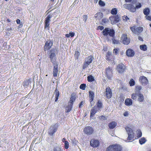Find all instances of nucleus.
<instances>
[{
    "mask_svg": "<svg viewBox=\"0 0 151 151\" xmlns=\"http://www.w3.org/2000/svg\"><path fill=\"white\" fill-rule=\"evenodd\" d=\"M16 22L18 24H19L20 23V20L19 19H17L16 20Z\"/></svg>",
    "mask_w": 151,
    "mask_h": 151,
    "instance_id": "338daca9",
    "label": "nucleus"
},
{
    "mask_svg": "<svg viewBox=\"0 0 151 151\" xmlns=\"http://www.w3.org/2000/svg\"><path fill=\"white\" fill-rule=\"evenodd\" d=\"M128 115V113L127 111H125L123 115L125 116H127Z\"/></svg>",
    "mask_w": 151,
    "mask_h": 151,
    "instance_id": "680f3d73",
    "label": "nucleus"
},
{
    "mask_svg": "<svg viewBox=\"0 0 151 151\" xmlns=\"http://www.w3.org/2000/svg\"><path fill=\"white\" fill-rule=\"evenodd\" d=\"M106 92L107 98L109 99H110L112 96V93L111 89L109 88H107L106 89Z\"/></svg>",
    "mask_w": 151,
    "mask_h": 151,
    "instance_id": "a211bd4d",
    "label": "nucleus"
},
{
    "mask_svg": "<svg viewBox=\"0 0 151 151\" xmlns=\"http://www.w3.org/2000/svg\"><path fill=\"white\" fill-rule=\"evenodd\" d=\"M89 98L90 99V102H92L94 99V92L92 91H89Z\"/></svg>",
    "mask_w": 151,
    "mask_h": 151,
    "instance_id": "aec40b11",
    "label": "nucleus"
},
{
    "mask_svg": "<svg viewBox=\"0 0 151 151\" xmlns=\"http://www.w3.org/2000/svg\"><path fill=\"white\" fill-rule=\"evenodd\" d=\"M142 89V87L140 86H136L135 92L137 93H141L140 90Z\"/></svg>",
    "mask_w": 151,
    "mask_h": 151,
    "instance_id": "473e14b6",
    "label": "nucleus"
},
{
    "mask_svg": "<svg viewBox=\"0 0 151 151\" xmlns=\"http://www.w3.org/2000/svg\"><path fill=\"white\" fill-rule=\"evenodd\" d=\"M117 13V10L116 8L112 9L111 11V13L113 15H116Z\"/></svg>",
    "mask_w": 151,
    "mask_h": 151,
    "instance_id": "e433bc0d",
    "label": "nucleus"
},
{
    "mask_svg": "<svg viewBox=\"0 0 151 151\" xmlns=\"http://www.w3.org/2000/svg\"><path fill=\"white\" fill-rule=\"evenodd\" d=\"M140 82L143 86H145L148 83V81L147 78L145 76H141L139 78Z\"/></svg>",
    "mask_w": 151,
    "mask_h": 151,
    "instance_id": "f8f14e48",
    "label": "nucleus"
},
{
    "mask_svg": "<svg viewBox=\"0 0 151 151\" xmlns=\"http://www.w3.org/2000/svg\"><path fill=\"white\" fill-rule=\"evenodd\" d=\"M111 24H113L119 22L120 20V16L117 14L115 16H112L109 17Z\"/></svg>",
    "mask_w": 151,
    "mask_h": 151,
    "instance_id": "39448f33",
    "label": "nucleus"
},
{
    "mask_svg": "<svg viewBox=\"0 0 151 151\" xmlns=\"http://www.w3.org/2000/svg\"><path fill=\"white\" fill-rule=\"evenodd\" d=\"M65 144V146H64V147L65 149H68L69 147V143L68 142V141H65V142H64Z\"/></svg>",
    "mask_w": 151,
    "mask_h": 151,
    "instance_id": "09e8293b",
    "label": "nucleus"
},
{
    "mask_svg": "<svg viewBox=\"0 0 151 151\" xmlns=\"http://www.w3.org/2000/svg\"><path fill=\"white\" fill-rule=\"evenodd\" d=\"M106 59L108 60H111L110 57H106Z\"/></svg>",
    "mask_w": 151,
    "mask_h": 151,
    "instance_id": "774afa93",
    "label": "nucleus"
},
{
    "mask_svg": "<svg viewBox=\"0 0 151 151\" xmlns=\"http://www.w3.org/2000/svg\"><path fill=\"white\" fill-rule=\"evenodd\" d=\"M119 48H115L113 50V52L115 55H118L119 54Z\"/></svg>",
    "mask_w": 151,
    "mask_h": 151,
    "instance_id": "37998d69",
    "label": "nucleus"
},
{
    "mask_svg": "<svg viewBox=\"0 0 151 151\" xmlns=\"http://www.w3.org/2000/svg\"><path fill=\"white\" fill-rule=\"evenodd\" d=\"M124 103L127 106H130L132 104V101L130 99H127L125 100Z\"/></svg>",
    "mask_w": 151,
    "mask_h": 151,
    "instance_id": "393cba45",
    "label": "nucleus"
},
{
    "mask_svg": "<svg viewBox=\"0 0 151 151\" xmlns=\"http://www.w3.org/2000/svg\"><path fill=\"white\" fill-rule=\"evenodd\" d=\"M125 129L128 134V137L127 138V140H134L133 139L134 137L133 131L132 129L128 127H126Z\"/></svg>",
    "mask_w": 151,
    "mask_h": 151,
    "instance_id": "20e7f679",
    "label": "nucleus"
},
{
    "mask_svg": "<svg viewBox=\"0 0 151 151\" xmlns=\"http://www.w3.org/2000/svg\"><path fill=\"white\" fill-rule=\"evenodd\" d=\"M53 151H63L62 148L59 147H54L53 149Z\"/></svg>",
    "mask_w": 151,
    "mask_h": 151,
    "instance_id": "ea45409f",
    "label": "nucleus"
},
{
    "mask_svg": "<svg viewBox=\"0 0 151 151\" xmlns=\"http://www.w3.org/2000/svg\"><path fill=\"white\" fill-rule=\"evenodd\" d=\"M130 29L133 32L135 33V32H136V29H135L134 27H131L130 28Z\"/></svg>",
    "mask_w": 151,
    "mask_h": 151,
    "instance_id": "13d9d810",
    "label": "nucleus"
},
{
    "mask_svg": "<svg viewBox=\"0 0 151 151\" xmlns=\"http://www.w3.org/2000/svg\"><path fill=\"white\" fill-rule=\"evenodd\" d=\"M53 65V75L54 77H56L58 72V62L52 63Z\"/></svg>",
    "mask_w": 151,
    "mask_h": 151,
    "instance_id": "6e6552de",
    "label": "nucleus"
},
{
    "mask_svg": "<svg viewBox=\"0 0 151 151\" xmlns=\"http://www.w3.org/2000/svg\"><path fill=\"white\" fill-rule=\"evenodd\" d=\"M97 107V109L98 110H99V109L102 108H103V104L101 101L100 100H98L97 103V106H96Z\"/></svg>",
    "mask_w": 151,
    "mask_h": 151,
    "instance_id": "c85d7f7f",
    "label": "nucleus"
},
{
    "mask_svg": "<svg viewBox=\"0 0 151 151\" xmlns=\"http://www.w3.org/2000/svg\"><path fill=\"white\" fill-rule=\"evenodd\" d=\"M58 127V125L56 124L51 126L48 132L50 136L53 135L57 130Z\"/></svg>",
    "mask_w": 151,
    "mask_h": 151,
    "instance_id": "0eeeda50",
    "label": "nucleus"
},
{
    "mask_svg": "<svg viewBox=\"0 0 151 151\" xmlns=\"http://www.w3.org/2000/svg\"><path fill=\"white\" fill-rule=\"evenodd\" d=\"M143 28L141 27H139L136 28V32H135V34L139 35L142 31Z\"/></svg>",
    "mask_w": 151,
    "mask_h": 151,
    "instance_id": "bb28decb",
    "label": "nucleus"
},
{
    "mask_svg": "<svg viewBox=\"0 0 151 151\" xmlns=\"http://www.w3.org/2000/svg\"><path fill=\"white\" fill-rule=\"evenodd\" d=\"M123 6L124 8L129 10L130 9V6H132V4H124L123 5Z\"/></svg>",
    "mask_w": 151,
    "mask_h": 151,
    "instance_id": "58836bf2",
    "label": "nucleus"
},
{
    "mask_svg": "<svg viewBox=\"0 0 151 151\" xmlns=\"http://www.w3.org/2000/svg\"><path fill=\"white\" fill-rule=\"evenodd\" d=\"M80 55V53L78 51H76L75 52L74 56L76 59H78V57Z\"/></svg>",
    "mask_w": 151,
    "mask_h": 151,
    "instance_id": "a19ab883",
    "label": "nucleus"
},
{
    "mask_svg": "<svg viewBox=\"0 0 151 151\" xmlns=\"http://www.w3.org/2000/svg\"><path fill=\"white\" fill-rule=\"evenodd\" d=\"M83 131L85 133L88 135L91 134L93 131V128L90 127H86L83 129Z\"/></svg>",
    "mask_w": 151,
    "mask_h": 151,
    "instance_id": "9b49d317",
    "label": "nucleus"
},
{
    "mask_svg": "<svg viewBox=\"0 0 151 151\" xmlns=\"http://www.w3.org/2000/svg\"><path fill=\"white\" fill-rule=\"evenodd\" d=\"M122 19L123 20L125 21H127L129 19V18H128L127 16H124L122 17Z\"/></svg>",
    "mask_w": 151,
    "mask_h": 151,
    "instance_id": "864d4df0",
    "label": "nucleus"
},
{
    "mask_svg": "<svg viewBox=\"0 0 151 151\" xmlns=\"http://www.w3.org/2000/svg\"><path fill=\"white\" fill-rule=\"evenodd\" d=\"M112 70L111 68L108 67L105 70V76L109 80H111L113 77Z\"/></svg>",
    "mask_w": 151,
    "mask_h": 151,
    "instance_id": "423d86ee",
    "label": "nucleus"
},
{
    "mask_svg": "<svg viewBox=\"0 0 151 151\" xmlns=\"http://www.w3.org/2000/svg\"><path fill=\"white\" fill-rule=\"evenodd\" d=\"M134 52L131 49H129L126 51V54L127 56L129 57H133L134 55Z\"/></svg>",
    "mask_w": 151,
    "mask_h": 151,
    "instance_id": "dca6fc26",
    "label": "nucleus"
},
{
    "mask_svg": "<svg viewBox=\"0 0 151 151\" xmlns=\"http://www.w3.org/2000/svg\"><path fill=\"white\" fill-rule=\"evenodd\" d=\"M68 105L65 107V112L68 113L72 110L73 104L68 103Z\"/></svg>",
    "mask_w": 151,
    "mask_h": 151,
    "instance_id": "a878e982",
    "label": "nucleus"
},
{
    "mask_svg": "<svg viewBox=\"0 0 151 151\" xmlns=\"http://www.w3.org/2000/svg\"><path fill=\"white\" fill-rule=\"evenodd\" d=\"M140 49L143 51H145L147 50V45L145 44L141 45L139 46Z\"/></svg>",
    "mask_w": 151,
    "mask_h": 151,
    "instance_id": "2f4dec72",
    "label": "nucleus"
},
{
    "mask_svg": "<svg viewBox=\"0 0 151 151\" xmlns=\"http://www.w3.org/2000/svg\"><path fill=\"white\" fill-rule=\"evenodd\" d=\"M99 4L101 6H104L105 5V3L101 0H99Z\"/></svg>",
    "mask_w": 151,
    "mask_h": 151,
    "instance_id": "8fccbe9b",
    "label": "nucleus"
},
{
    "mask_svg": "<svg viewBox=\"0 0 151 151\" xmlns=\"http://www.w3.org/2000/svg\"><path fill=\"white\" fill-rule=\"evenodd\" d=\"M145 17L147 19L151 21V16L147 15L145 16Z\"/></svg>",
    "mask_w": 151,
    "mask_h": 151,
    "instance_id": "4d7b16f0",
    "label": "nucleus"
},
{
    "mask_svg": "<svg viewBox=\"0 0 151 151\" xmlns=\"http://www.w3.org/2000/svg\"><path fill=\"white\" fill-rule=\"evenodd\" d=\"M31 81L30 79L26 80L24 81V85L25 86H27L29 85V84H30Z\"/></svg>",
    "mask_w": 151,
    "mask_h": 151,
    "instance_id": "4c0bfd02",
    "label": "nucleus"
},
{
    "mask_svg": "<svg viewBox=\"0 0 151 151\" xmlns=\"http://www.w3.org/2000/svg\"><path fill=\"white\" fill-rule=\"evenodd\" d=\"M99 144V142L97 139H92L90 142V145L93 147H98Z\"/></svg>",
    "mask_w": 151,
    "mask_h": 151,
    "instance_id": "4468645a",
    "label": "nucleus"
},
{
    "mask_svg": "<svg viewBox=\"0 0 151 151\" xmlns=\"http://www.w3.org/2000/svg\"><path fill=\"white\" fill-rule=\"evenodd\" d=\"M137 137L138 138L141 137L142 136V133L140 130L139 129L137 131Z\"/></svg>",
    "mask_w": 151,
    "mask_h": 151,
    "instance_id": "79ce46f5",
    "label": "nucleus"
},
{
    "mask_svg": "<svg viewBox=\"0 0 151 151\" xmlns=\"http://www.w3.org/2000/svg\"><path fill=\"white\" fill-rule=\"evenodd\" d=\"M76 98V96L75 95L72 94L71 95V96L69 102H68L69 104H73V102L75 101Z\"/></svg>",
    "mask_w": 151,
    "mask_h": 151,
    "instance_id": "4be33fe9",
    "label": "nucleus"
},
{
    "mask_svg": "<svg viewBox=\"0 0 151 151\" xmlns=\"http://www.w3.org/2000/svg\"><path fill=\"white\" fill-rule=\"evenodd\" d=\"M125 66L122 63L119 64L117 67L116 69L120 73H122L125 70Z\"/></svg>",
    "mask_w": 151,
    "mask_h": 151,
    "instance_id": "ddd939ff",
    "label": "nucleus"
},
{
    "mask_svg": "<svg viewBox=\"0 0 151 151\" xmlns=\"http://www.w3.org/2000/svg\"><path fill=\"white\" fill-rule=\"evenodd\" d=\"M109 22V19L107 18L103 19L102 20L101 24L104 25L107 24Z\"/></svg>",
    "mask_w": 151,
    "mask_h": 151,
    "instance_id": "7c9ffc66",
    "label": "nucleus"
},
{
    "mask_svg": "<svg viewBox=\"0 0 151 151\" xmlns=\"http://www.w3.org/2000/svg\"><path fill=\"white\" fill-rule=\"evenodd\" d=\"M121 146L118 145H110L106 149V151H121Z\"/></svg>",
    "mask_w": 151,
    "mask_h": 151,
    "instance_id": "7ed1b4c3",
    "label": "nucleus"
},
{
    "mask_svg": "<svg viewBox=\"0 0 151 151\" xmlns=\"http://www.w3.org/2000/svg\"><path fill=\"white\" fill-rule=\"evenodd\" d=\"M137 97V94L135 93H133L132 95V98L133 100L135 99Z\"/></svg>",
    "mask_w": 151,
    "mask_h": 151,
    "instance_id": "3c124183",
    "label": "nucleus"
},
{
    "mask_svg": "<svg viewBox=\"0 0 151 151\" xmlns=\"http://www.w3.org/2000/svg\"><path fill=\"white\" fill-rule=\"evenodd\" d=\"M94 58L92 56H89L86 58L85 61L89 64H90Z\"/></svg>",
    "mask_w": 151,
    "mask_h": 151,
    "instance_id": "412c9836",
    "label": "nucleus"
},
{
    "mask_svg": "<svg viewBox=\"0 0 151 151\" xmlns=\"http://www.w3.org/2000/svg\"><path fill=\"white\" fill-rule=\"evenodd\" d=\"M52 17V15L50 14L48 15L46 18L45 19V29L47 27L49 28H49V22L50 21V19Z\"/></svg>",
    "mask_w": 151,
    "mask_h": 151,
    "instance_id": "9d476101",
    "label": "nucleus"
},
{
    "mask_svg": "<svg viewBox=\"0 0 151 151\" xmlns=\"http://www.w3.org/2000/svg\"><path fill=\"white\" fill-rule=\"evenodd\" d=\"M129 83L130 86H134L135 85V81L133 79H131L129 81Z\"/></svg>",
    "mask_w": 151,
    "mask_h": 151,
    "instance_id": "49530a36",
    "label": "nucleus"
},
{
    "mask_svg": "<svg viewBox=\"0 0 151 151\" xmlns=\"http://www.w3.org/2000/svg\"><path fill=\"white\" fill-rule=\"evenodd\" d=\"M103 13L101 12H99L97 13L95 15V17L96 19L100 20L103 17Z\"/></svg>",
    "mask_w": 151,
    "mask_h": 151,
    "instance_id": "b1692460",
    "label": "nucleus"
},
{
    "mask_svg": "<svg viewBox=\"0 0 151 151\" xmlns=\"http://www.w3.org/2000/svg\"><path fill=\"white\" fill-rule=\"evenodd\" d=\"M137 101L140 102H142L145 101L144 96L141 93H137Z\"/></svg>",
    "mask_w": 151,
    "mask_h": 151,
    "instance_id": "6ab92c4d",
    "label": "nucleus"
},
{
    "mask_svg": "<svg viewBox=\"0 0 151 151\" xmlns=\"http://www.w3.org/2000/svg\"><path fill=\"white\" fill-rule=\"evenodd\" d=\"M53 44V40H49L45 42L44 46L45 50H49L52 47Z\"/></svg>",
    "mask_w": 151,
    "mask_h": 151,
    "instance_id": "1a4fd4ad",
    "label": "nucleus"
},
{
    "mask_svg": "<svg viewBox=\"0 0 151 151\" xmlns=\"http://www.w3.org/2000/svg\"><path fill=\"white\" fill-rule=\"evenodd\" d=\"M86 84L84 83L81 84L80 86V89H81L83 90H84L86 87Z\"/></svg>",
    "mask_w": 151,
    "mask_h": 151,
    "instance_id": "de8ad7c7",
    "label": "nucleus"
},
{
    "mask_svg": "<svg viewBox=\"0 0 151 151\" xmlns=\"http://www.w3.org/2000/svg\"><path fill=\"white\" fill-rule=\"evenodd\" d=\"M102 33L106 37L109 35L111 37H113L115 35L114 30L113 29H110L109 28H106L104 29Z\"/></svg>",
    "mask_w": 151,
    "mask_h": 151,
    "instance_id": "f03ea898",
    "label": "nucleus"
},
{
    "mask_svg": "<svg viewBox=\"0 0 151 151\" xmlns=\"http://www.w3.org/2000/svg\"><path fill=\"white\" fill-rule=\"evenodd\" d=\"M111 55V53L110 52L108 51L106 55V57H110Z\"/></svg>",
    "mask_w": 151,
    "mask_h": 151,
    "instance_id": "052dcab7",
    "label": "nucleus"
},
{
    "mask_svg": "<svg viewBox=\"0 0 151 151\" xmlns=\"http://www.w3.org/2000/svg\"><path fill=\"white\" fill-rule=\"evenodd\" d=\"M84 20L85 22L86 21L87 19V16L86 15H83Z\"/></svg>",
    "mask_w": 151,
    "mask_h": 151,
    "instance_id": "e2e57ef3",
    "label": "nucleus"
},
{
    "mask_svg": "<svg viewBox=\"0 0 151 151\" xmlns=\"http://www.w3.org/2000/svg\"><path fill=\"white\" fill-rule=\"evenodd\" d=\"M99 119H100L103 120H105L107 119L106 117L103 115H102L99 117Z\"/></svg>",
    "mask_w": 151,
    "mask_h": 151,
    "instance_id": "5fc2aeb1",
    "label": "nucleus"
},
{
    "mask_svg": "<svg viewBox=\"0 0 151 151\" xmlns=\"http://www.w3.org/2000/svg\"><path fill=\"white\" fill-rule=\"evenodd\" d=\"M104 29V27L103 26H98V29H99L101 30H102L103 29Z\"/></svg>",
    "mask_w": 151,
    "mask_h": 151,
    "instance_id": "bf43d9fd",
    "label": "nucleus"
},
{
    "mask_svg": "<svg viewBox=\"0 0 151 151\" xmlns=\"http://www.w3.org/2000/svg\"><path fill=\"white\" fill-rule=\"evenodd\" d=\"M54 93L55 94V101L56 102L58 99V97L60 95L59 92L58 90L57 87Z\"/></svg>",
    "mask_w": 151,
    "mask_h": 151,
    "instance_id": "5701e85b",
    "label": "nucleus"
},
{
    "mask_svg": "<svg viewBox=\"0 0 151 151\" xmlns=\"http://www.w3.org/2000/svg\"><path fill=\"white\" fill-rule=\"evenodd\" d=\"M121 40H122V43L124 45H128L130 42L129 40L127 38L126 35H123L121 38Z\"/></svg>",
    "mask_w": 151,
    "mask_h": 151,
    "instance_id": "2eb2a0df",
    "label": "nucleus"
},
{
    "mask_svg": "<svg viewBox=\"0 0 151 151\" xmlns=\"http://www.w3.org/2000/svg\"><path fill=\"white\" fill-rule=\"evenodd\" d=\"M116 124L115 122H112L110 123L109 124V127L110 129H113L116 126Z\"/></svg>",
    "mask_w": 151,
    "mask_h": 151,
    "instance_id": "cd10ccee",
    "label": "nucleus"
},
{
    "mask_svg": "<svg viewBox=\"0 0 151 151\" xmlns=\"http://www.w3.org/2000/svg\"><path fill=\"white\" fill-rule=\"evenodd\" d=\"M146 140L145 139V138L144 137H143L141 138L139 140V143L141 145H142L144 144L146 142Z\"/></svg>",
    "mask_w": 151,
    "mask_h": 151,
    "instance_id": "72a5a7b5",
    "label": "nucleus"
},
{
    "mask_svg": "<svg viewBox=\"0 0 151 151\" xmlns=\"http://www.w3.org/2000/svg\"><path fill=\"white\" fill-rule=\"evenodd\" d=\"M150 12V9L148 8H146L143 10V13L146 16L148 15L149 14Z\"/></svg>",
    "mask_w": 151,
    "mask_h": 151,
    "instance_id": "c756f323",
    "label": "nucleus"
},
{
    "mask_svg": "<svg viewBox=\"0 0 151 151\" xmlns=\"http://www.w3.org/2000/svg\"><path fill=\"white\" fill-rule=\"evenodd\" d=\"M87 80L88 82H92L94 81V79L93 77L91 75L88 76Z\"/></svg>",
    "mask_w": 151,
    "mask_h": 151,
    "instance_id": "c9c22d12",
    "label": "nucleus"
},
{
    "mask_svg": "<svg viewBox=\"0 0 151 151\" xmlns=\"http://www.w3.org/2000/svg\"><path fill=\"white\" fill-rule=\"evenodd\" d=\"M142 6V5L140 3H138V4H136V7L135 8H136V9H138L140 8Z\"/></svg>",
    "mask_w": 151,
    "mask_h": 151,
    "instance_id": "6e6d98bb",
    "label": "nucleus"
},
{
    "mask_svg": "<svg viewBox=\"0 0 151 151\" xmlns=\"http://www.w3.org/2000/svg\"><path fill=\"white\" fill-rule=\"evenodd\" d=\"M98 110H99L97 109V107H96V106H94L91 110L90 117L92 118L93 116L94 115Z\"/></svg>",
    "mask_w": 151,
    "mask_h": 151,
    "instance_id": "f3484780",
    "label": "nucleus"
},
{
    "mask_svg": "<svg viewBox=\"0 0 151 151\" xmlns=\"http://www.w3.org/2000/svg\"><path fill=\"white\" fill-rule=\"evenodd\" d=\"M130 9H129V10L132 12H134L136 11V8L132 4V6H130Z\"/></svg>",
    "mask_w": 151,
    "mask_h": 151,
    "instance_id": "a18cd8bd",
    "label": "nucleus"
},
{
    "mask_svg": "<svg viewBox=\"0 0 151 151\" xmlns=\"http://www.w3.org/2000/svg\"><path fill=\"white\" fill-rule=\"evenodd\" d=\"M75 33L74 32H70L69 33V34H67L65 35V37L68 38L70 37H73L75 36Z\"/></svg>",
    "mask_w": 151,
    "mask_h": 151,
    "instance_id": "f704fd0d",
    "label": "nucleus"
},
{
    "mask_svg": "<svg viewBox=\"0 0 151 151\" xmlns=\"http://www.w3.org/2000/svg\"><path fill=\"white\" fill-rule=\"evenodd\" d=\"M138 39L139 40L141 41H143V40L142 38L141 37H140V36H138Z\"/></svg>",
    "mask_w": 151,
    "mask_h": 151,
    "instance_id": "69168bd1",
    "label": "nucleus"
},
{
    "mask_svg": "<svg viewBox=\"0 0 151 151\" xmlns=\"http://www.w3.org/2000/svg\"><path fill=\"white\" fill-rule=\"evenodd\" d=\"M114 37H112L113 38L112 39V43L113 44H118L119 43V41L118 40H116Z\"/></svg>",
    "mask_w": 151,
    "mask_h": 151,
    "instance_id": "c03bdc74",
    "label": "nucleus"
},
{
    "mask_svg": "<svg viewBox=\"0 0 151 151\" xmlns=\"http://www.w3.org/2000/svg\"><path fill=\"white\" fill-rule=\"evenodd\" d=\"M83 101H81L79 105V108H81V106L83 105Z\"/></svg>",
    "mask_w": 151,
    "mask_h": 151,
    "instance_id": "0e129e2a",
    "label": "nucleus"
},
{
    "mask_svg": "<svg viewBox=\"0 0 151 151\" xmlns=\"http://www.w3.org/2000/svg\"><path fill=\"white\" fill-rule=\"evenodd\" d=\"M90 64H88V63L86 62V61L85 62V63L83 65V69H85L86 68H87L88 65Z\"/></svg>",
    "mask_w": 151,
    "mask_h": 151,
    "instance_id": "603ef678",
    "label": "nucleus"
},
{
    "mask_svg": "<svg viewBox=\"0 0 151 151\" xmlns=\"http://www.w3.org/2000/svg\"><path fill=\"white\" fill-rule=\"evenodd\" d=\"M59 52V50L58 47H55L53 48L50 50L49 53L48 54L49 58H50L51 63H55L56 61L57 58L56 55L58 54Z\"/></svg>",
    "mask_w": 151,
    "mask_h": 151,
    "instance_id": "f257e3e1",
    "label": "nucleus"
}]
</instances>
